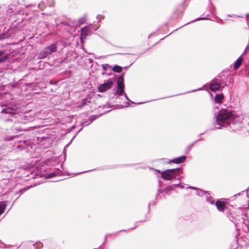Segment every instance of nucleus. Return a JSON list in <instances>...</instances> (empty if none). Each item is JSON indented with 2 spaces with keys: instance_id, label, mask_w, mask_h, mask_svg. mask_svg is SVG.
Returning <instances> with one entry per match:
<instances>
[{
  "instance_id": "obj_1",
  "label": "nucleus",
  "mask_w": 249,
  "mask_h": 249,
  "mask_svg": "<svg viewBox=\"0 0 249 249\" xmlns=\"http://www.w3.org/2000/svg\"><path fill=\"white\" fill-rule=\"evenodd\" d=\"M0 93V98H2V101L0 102V107L1 108L0 113L5 118V122L13 124L4 135L3 141H15L22 136L26 130L22 127L21 123L31 121L33 117L28 115L29 112L23 109L21 105L9 91Z\"/></svg>"
},
{
  "instance_id": "obj_2",
  "label": "nucleus",
  "mask_w": 249,
  "mask_h": 249,
  "mask_svg": "<svg viewBox=\"0 0 249 249\" xmlns=\"http://www.w3.org/2000/svg\"><path fill=\"white\" fill-rule=\"evenodd\" d=\"M215 123L214 124L219 126L216 129L222 127H229V129L235 131L240 126L239 116L235 112L231 109L221 108L217 114H215Z\"/></svg>"
},
{
  "instance_id": "obj_3",
  "label": "nucleus",
  "mask_w": 249,
  "mask_h": 249,
  "mask_svg": "<svg viewBox=\"0 0 249 249\" xmlns=\"http://www.w3.org/2000/svg\"><path fill=\"white\" fill-rule=\"evenodd\" d=\"M18 5L10 4L8 6L2 4L0 5V25L4 24L6 20H9L10 17L14 15H20L22 8L19 7V3Z\"/></svg>"
},
{
  "instance_id": "obj_4",
  "label": "nucleus",
  "mask_w": 249,
  "mask_h": 249,
  "mask_svg": "<svg viewBox=\"0 0 249 249\" xmlns=\"http://www.w3.org/2000/svg\"><path fill=\"white\" fill-rule=\"evenodd\" d=\"M183 170L181 167L176 168L168 169L162 170V174L160 175H157L158 178H162L165 181H170L173 180L176 178L179 173H182Z\"/></svg>"
},
{
  "instance_id": "obj_5",
  "label": "nucleus",
  "mask_w": 249,
  "mask_h": 249,
  "mask_svg": "<svg viewBox=\"0 0 249 249\" xmlns=\"http://www.w3.org/2000/svg\"><path fill=\"white\" fill-rule=\"evenodd\" d=\"M57 50V44L55 43H52L50 45L42 49L37 54L38 59H44L48 58L49 56L55 52Z\"/></svg>"
},
{
  "instance_id": "obj_6",
  "label": "nucleus",
  "mask_w": 249,
  "mask_h": 249,
  "mask_svg": "<svg viewBox=\"0 0 249 249\" xmlns=\"http://www.w3.org/2000/svg\"><path fill=\"white\" fill-rule=\"evenodd\" d=\"M125 74V72H122L119 76H118V80L117 81V89H114L113 95V96L111 97V98H113L115 96H122L124 95V88H125V85H124V76Z\"/></svg>"
},
{
  "instance_id": "obj_7",
  "label": "nucleus",
  "mask_w": 249,
  "mask_h": 249,
  "mask_svg": "<svg viewBox=\"0 0 249 249\" xmlns=\"http://www.w3.org/2000/svg\"><path fill=\"white\" fill-rule=\"evenodd\" d=\"M34 144L30 141H20L19 143L17 146L18 151H24L27 153H32L34 150Z\"/></svg>"
},
{
  "instance_id": "obj_8",
  "label": "nucleus",
  "mask_w": 249,
  "mask_h": 249,
  "mask_svg": "<svg viewBox=\"0 0 249 249\" xmlns=\"http://www.w3.org/2000/svg\"><path fill=\"white\" fill-rule=\"evenodd\" d=\"M227 73V72L222 71L217 77L214 78V80L218 83L220 86L223 87V89L225 86H228L231 83V78L230 77L228 78V75H225L224 73Z\"/></svg>"
},
{
  "instance_id": "obj_9",
  "label": "nucleus",
  "mask_w": 249,
  "mask_h": 249,
  "mask_svg": "<svg viewBox=\"0 0 249 249\" xmlns=\"http://www.w3.org/2000/svg\"><path fill=\"white\" fill-rule=\"evenodd\" d=\"M92 25H86L81 29L80 39L81 43H83V39H86L88 36L92 34Z\"/></svg>"
},
{
  "instance_id": "obj_10",
  "label": "nucleus",
  "mask_w": 249,
  "mask_h": 249,
  "mask_svg": "<svg viewBox=\"0 0 249 249\" xmlns=\"http://www.w3.org/2000/svg\"><path fill=\"white\" fill-rule=\"evenodd\" d=\"M115 80L112 78H110L100 85L98 88V91L99 92H104L107 90L111 89L114 84Z\"/></svg>"
},
{
  "instance_id": "obj_11",
  "label": "nucleus",
  "mask_w": 249,
  "mask_h": 249,
  "mask_svg": "<svg viewBox=\"0 0 249 249\" xmlns=\"http://www.w3.org/2000/svg\"><path fill=\"white\" fill-rule=\"evenodd\" d=\"M187 0H184L182 3L174 12V15L176 18H179L185 11L187 5H185Z\"/></svg>"
},
{
  "instance_id": "obj_12",
  "label": "nucleus",
  "mask_w": 249,
  "mask_h": 249,
  "mask_svg": "<svg viewBox=\"0 0 249 249\" xmlns=\"http://www.w3.org/2000/svg\"><path fill=\"white\" fill-rule=\"evenodd\" d=\"M64 173L59 168H55L54 171L47 174L45 177V179L52 178L56 176H60L64 175Z\"/></svg>"
},
{
  "instance_id": "obj_13",
  "label": "nucleus",
  "mask_w": 249,
  "mask_h": 249,
  "mask_svg": "<svg viewBox=\"0 0 249 249\" xmlns=\"http://www.w3.org/2000/svg\"><path fill=\"white\" fill-rule=\"evenodd\" d=\"M210 89L213 92H214L216 91L221 92L223 90V87L214 80V78L211 82Z\"/></svg>"
},
{
  "instance_id": "obj_14",
  "label": "nucleus",
  "mask_w": 249,
  "mask_h": 249,
  "mask_svg": "<svg viewBox=\"0 0 249 249\" xmlns=\"http://www.w3.org/2000/svg\"><path fill=\"white\" fill-rule=\"evenodd\" d=\"M186 159L187 157L185 155H182L170 160L167 163L168 164H171L172 163L175 164H180L185 162Z\"/></svg>"
},
{
  "instance_id": "obj_15",
  "label": "nucleus",
  "mask_w": 249,
  "mask_h": 249,
  "mask_svg": "<svg viewBox=\"0 0 249 249\" xmlns=\"http://www.w3.org/2000/svg\"><path fill=\"white\" fill-rule=\"evenodd\" d=\"M112 110L111 109H109L108 110H107V111H104L103 113L100 114L99 115H91L89 117V118L88 119V120H87V121L89 122V123H88L87 124H85V125H89L91 123H92L94 121H95V120H96L97 119H98V118H99L100 117L102 116V115H103L104 114H106V113H107L108 112H109L110 111H111Z\"/></svg>"
},
{
  "instance_id": "obj_16",
  "label": "nucleus",
  "mask_w": 249,
  "mask_h": 249,
  "mask_svg": "<svg viewBox=\"0 0 249 249\" xmlns=\"http://www.w3.org/2000/svg\"><path fill=\"white\" fill-rule=\"evenodd\" d=\"M9 53L6 51L0 50V64L5 62L9 58Z\"/></svg>"
},
{
  "instance_id": "obj_17",
  "label": "nucleus",
  "mask_w": 249,
  "mask_h": 249,
  "mask_svg": "<svg viewBox=\"0 0 249 249\" xmlns=\"http://www.w3.org/2000/svg\"><path fill=\"white\" fill-rule=\"evenodd\" d=\"M15 33L13 32V31H9L6 33H4L0 34V41L8 39L9 38L14 37L15 36Z\"/></svg>"
},
{
  "instance_id": "obj_18",
  "label": "nucleus",
  "mask_w": 249,
  "mask_h": 249,
  "mask_svg": "<svg viewBox=\"0 0 249 249\" xmlns=\"http://www.w3.org/2000/svg\"><path fill=\"white\" fill-rule=\"evenodd\" d=\"M215 204L218 211L220 212H224L225 211L226 206L222 201L217 199Z\"/></svg>"
},
{
  "instance_id": "obj_19",
  "label": "nucleus",
  "mask_w": 249,
  "mask_h": 249,
  "mask_svg": "<svg viewBox=\"0 0 249 249\" xmlns=\"http://www.w3.org/2000/svg\"><path fill=\"white\" fill-rule=\"evenodd\" d=\"M172 191V186L168 185L163 189L158 188V193H163V192H165L166 194L169 195Z\"/></svg>"
},
{
  "instance_id": "obj_20",
  "label": "nucleus",
  "mask_w": 249,
  "mask_h": 249,
  "mask_svg": "<svg viewBox=\"0 0 249 249\" xmlns=\"http://www.w3.org/2000/svg\"><path fill=\"white\" fill-rule=\"evenodd\" d=\"M243 58L242 57V55H240L236 60L234 62L233 64V69L235 70H237L240 66L241 64Z\"/></svg>"
},
{
  "instance_id": "obj_21",
  "label": "nucleus",
  "mask_w": 249,
  "mask_h": 249,
  "mask_svg": "<svg viewBox=\"0 0 249 249\" xmlns=\"http://www.w3.org/2000/svg\"><path fill=\"white\" fill-rule=\"evenodd\" d=\"M123 69V67L118 65H115L113 66H112L111 69H110V71H112L115 72L119 73L121 74L122 73V71Z\"/></svg>"
},
{
  "instance_id": "obj_22",
  "label": "nucleus",
  "mask_w": 249,
  "mask_h": 249,
  "mask_svg": "<svg viewBox=\"0 0 249 249\" xmlns=\"http://www.w3.org/2000/svg\"><path fill=\"white\" fill-rule=\"evenodd\" d=\"M126 231V230H122L119 231H118L112 233H109V234H107L106 235L105 237L104 241L103 243V244L100 246H99L98 248H97V249H104V248H105V242L106 241L107 236V235H115L116 234H117L118 233L121 232L122 231Z\"/></svg>"
},
{
  "instance_id": "obj_23",
  "label": "nucleus",
  "mask_w": 249,
  "mask_h": 249,
  "mask_svg": "<svg viewBox=\"0 0 249 249\" xmlns=\"http://www.w3.org/2000/svg\"><path fill=\"white\" fill-rule=\"evenodd\" d=\"M224 98V95L222 93H216L214 97V101L218 104L221 103L222 100Z\"/></svg>"
},
{
  "instance_id": "obj_24",
  "label": "nucleus",
  "mask_w": 249,
  "mask_h": 249,
  "mask_svg": "<svg viewBox=\"0 0 249 249\" xmlns=\"http://www.w3.org/2000/svg\"><path fill=\"white\" fill-rule=\"evenodd\" d=\"M25 24L23 23V18H22L21 21L18 22L15 25H14V27L15 29L19 31L23 28Z\"/></svg>"
},
{
  "instance_id": "obj_25",
  "label": "nucleus",
  "mask_w": 249,
  "mask_h": 249,
  "mask_svg": "<svg viewBox=\"0 0 249 249\" xmlns=\"http://www.w3.org/2000/svg\"><path fill=\"white\" fill-rule=\"evenodd\" d=\"M206 200L207 202L210 203L211 204H214V201L213 200H212V197L210 195V193L209 191H206Z\"/></svg>"
},
{
  "instance_id": "obj_26",
  "label": "nucleus",
  "mask_w": 249,
  "mask_h": 249,
  "mask_svg": "<svg viewBox=\"0 0 249 249\" xmlns=\"http://www.w3.org/2000/svg\"><path fill=\"white\" fill-rule=\"evenodd\" d=\"M203 140V138H200V139H198L197 140L195 141V142H194L193 143H192L191 144H190V145H189L186 149V152H185V154H187L188 153V152L191 150V149H192V148L193 147V146L194 145V144L197 142L198 141H201Z\"/></svg>"
},
{
  "instance_id": "obj_27",
  "label": "nucleus",
  "mask_w": 249,
  "mask_h": 249,
  "mask_svg": "<svg viewBox=\"0 0 249 249\" xmlns=\"http://www.w3.org/2000/svg\"><path fill=\"white\" fill-rule=\"evenodd\" d=\"M210 7L209 9L210 12L214 16L216 15V8L212 3V2H210Z\"/></svg>"
},
{
  "instance_id": "obj_28",
  "label": "nucleus",
  "mask_w": 249,
  "mask_h": 249,
  "mask_svg": "<svg viewBox=\"0 0 249 249\" xmlns=\"http://www.w3.org/2000/svg\"><path fill=\"white\" fill-rule=\"evenodd\" d=\"M209 16H210V15L208 14L205 17H200L197 18H196L194 20H193L192 21H191V22H189L188 23V24L192 23V22H196V21H199V20H209V18L208 17H209ZM187 24H188V23Z\"/></svg>"
},
{
  "instance_id": "obj_29",
  "label": "nucleus",
  "mask_w": 249,
  "mask_h": 249,
  "mask_svg": "<svg viewBox=\"0 0 249 249\" xmlns=\"http://www.w3.org/2000/svg\"><path fill=\"white\" fill-rule=\"evenodd\" d=\"M33 246L35 249H41L43 247V244L40 241L36 242L35 244H33Z\"/></svg>"
},
{
  "instance_id": "obj_30",
  "label": "nucleus",
  "mask_w": 249,
  "mask_h": 249,
  "mask_svg": "<svg viewBox=\"0 0 249 249\" xmlns=\"http://www.w3.org/2000/svg\"><path fill=\"white\" fill-rule=\"evenodd\" d=\"M86 21V18L85 17H83L80 18L78 19V23L76 25L77 26H80V25L84 24Z\"/></svg>"
},
{
  "instance_id": "obj_31",
  "label": "nucleus",
  "mask_w": 249,
  "mask_h": 249,
  "mask_svg": "<svg viewBox=\"0 0 249 249\" xmlns=\"http://www.w3.org/2000/svg\"><path fill=\"white\" fill-rule=\"evenodd\" d=\"M206 193V191L198 188L196 190V194L198 196H203Z\"/></svg>"
},
{
  "instance_id": "obj_32",
  "label": "nucleus",
  "mask_w": 249,
  "mask_h": 249,
  "mask_svg": "<svg viewBox=\"0 0 249 249\" xmlns=\"http://www.w3.org/2000/svg\"><path fill=\"white\" fill-rule=\"evenodd\" d=\"M107 106V107H110V108H111V107H113L115 106H118V105H111V104L109 103V102H107L106 103V105H104L103 106H99L98 108H105V107H106Z\"/></svg>"
},
{
  "instance_id": "obj_33",
  "label": "nucleus",
  "mask_w": 249,
  "mask_h": 249,
  "mask_svg": "<svg viewBox=\"0 0 249 249\" xmlns=\"http://www.w3.org/2000/svg\"><path fill=\"white\" fill-rule=\"evenodd\" d=\"M101 66L104 71H107L108 69H111L112 67V66L108 64H103L101 65Z\"/></svg>"
},
{
  "instance_id": "obj_34",
  "label": "nucleus",
  "mask_w": 249,
  "mask_h": 249,
  "mask_svg": "<svg viewBox=\"0 0 249 249\" xmlns=\"http://www.w3.org/2000/svg\"><path fill=\"white\" fill-rule=\"evenodd\" d=\"M44 174L43 173H42L41 171H38L37 173H36L34 175V177L33 178H36L37 177H38V178H42L44 177Z\"/></svg>"
},
{
  "instance_id": "obj_35",
  "label": "nucleus",
  "mask_w": 249,
  "mask_h": 249,
  "mask_svg": "<svg viewBox=\"0 0 249 249\" xmlns=\"http://www.w3.org/2000/svg\"><path fill=\"white\" fill-rule=\"evenodd\" d=\"M37 7L41 10H43L46 7L45 4L44 2L42 1L37 4Z\"/></svg>"
},
{
  "instance_id": "obj_36",
  "label": "nucleus",
  "mask_w": 249,
  "mask_h": 249,
  "mask_svg": "<svg viewBox=\"0 0 249 249\" xmlns=\"http://www.w3.org/2000/svg\"><path fill=\"white\" fill-rule=\"evenodd\" d=\"M26 190V188H22V189H20V190H19L18 191H17L16 193V195H21L22 194H23L24 192Z\"/></svg>"
},
{
  "instance_id": "obj_37",
  "label": "nucleus",
  "mask_w": 249,
  "mask_h": 249,
  "mask_svg": "<svg viewBox=\"0 0 249 249\" xmlns=\"http://www.w3.org/2000/svg\"><path fill=\"white\" fill-rule=\"evenodd\" d=\"M156 203H157V202H156V201H155V200L149 203L148 206V212H147V213H150V205L152 204L153 205H156Z\"/></svg>"
},
{
  "instance_id": "obj_38",
  "label": "nucleus",
  "mask_w": 249,
  "mask_h": 249,
  "mask_svg": "<svg viewBox=\"0 0 249 249\" xmlns=\"http://www.w3.org/2000/svg\"><path fill=\"white\" fill-rule=\"evenodd\" d=\"M245 191H246L245 190H244V191H242V192H240L239 193H237V194L234 195L233 196H232L231 197V198L232 200L234 199L237 196H238L241 195L242 194H244L245 193Z\"/></svg>"
},
{
  "instance_id": "obj_39",
  "label": "nucleus",
  "mask_w": 249,
  "mask_h": 249,
  "mask_svg": "<svg viewBox=\"0 0 249 249\" xmlns=\"http://www.w3.org/2000/svg\"><path fill=\"white\" fill-rule=\"evenodd\" d=\"M181 184V182L180 181H179L178 182V183H176V184H172L171 185H169L170 186H172V191L174 190V188L175 187H179V185L180 184Z\"/></svg>"
},
{
  "instance_id": "obj_40",
  "label": "nucleus",
  "mask_w": 249,
  "mask_h": 249,
  "mask_svg": "<svg viewBox=\"0 0 249 249\" xmlns=\"http://www.w3.org/2000/svg\"><path fill=\"white\" fill-rule=\"evenodd\" d=\"M146 221V218L144 219V220H142L141 221H137L136 223H135V225L134 227H132V228H131L130 229H129L128 230H133V229H135L136 228V227H137V223H138L139 222H145Z\"/></svg>"
},
{
  "instance_id": "obj_41",
  "label": "nucleus",
  "mask_w": 249,
  "mask_h": 249,
  "mask_svg": "<svg viewBox=\"0 0 249 249\" xmlns=\"http://www.w3.org/2000/svg\"><path fill=\"white\" fill-rule=\"evenodd\" d=\"M98 169H92V170H88V171H83V172H79V173H74L75 175H79V174H83V173H87V172H91V171H95V170H97Z\"/></svg>"
},
{
  "instance_id": "obj_42",
  "label": "nucleus",
  "mask_w": 249,
  "mask_h": 249,
  "mask_svg": "<svg viewBox=\"0 0 249 249\" xmlns=\"http://www.w3.org/2000/svg\"><path fill=\"white\" fill-rule=\"evenodd\" d=\"M105 18V16L102 15H98L96 17V18L98 19L99 22H101L102 19Z\"/></svg>"
},
{
  "instance_id": "obj_43",
  "label": "nucleus",
  "mask_w": 249,
  "mask_h": 249,
  "mask_svg": "<svg viewBox=\"0 0 249 249\" xmlns=\"http://www.w3.org/2000/svg\"><path fill=\"white\" fill-rule=\"evenodd\" d=\"M107 75H108V76H111V75H113V77L115 78H116L118 79V76H119L120 75H116L115 74V73H112V72H110L109 73H107Z\"/></svg>"
},
{
  "instance_id": "obj_44",
  "label": "nucleus",
  "mask_w": 249,
  "mask_h": 249,
  "mask_svg": "<svg viewBox=\"0 0 249 249\" xmlns=\"http://www.w3.org/2000/svg\"><path fill=\"white\" fill-rule=\"evenodd\" d=\"M138 57L135 58V60H133V62H132L128 66H125L124 67H123V69H125V70H127L136 60L137 59H138Z\"/></svg>"
},
{
  "instance_id": "obj_45",
  "label": "nucleus",
  "mask_w": 249,
  "mask_h": 249,
  "mask_svg": "<svg viewBox=\"0 0 249 249\" xmlns=\"http://www.w3.org/2000/svg\"><path fill=\"white\" fill-rule=\"evenodd\" d=\"M125 98V99L128 101L129 102H130L131 104H135V103L133 101H132L131 100H130L129 99V98H128V97L127 96V95H126V94L125 93H124L123 95Z\"/></svg>"
},
{
  "instance_id": "obj_46",
  "label": "nucleus",
  "mask_w": 249,
  "mask_h": 249,
  "mask_svg": "<svg viewBox=\"0 0 249 249\" xmlns=\"http://www.w3.org/2000/svg\"><path fill=\"white\" fill-rule=\"evenodd\" d=\"M182 173H179V175L177 176V177L176 178H175L174 179H176V180H178L179 181H180L181 179L182 178V176H181V174H182Z\"/></svg>"
},
{
  "instance_id": "obj_47",
  "label": "nucleus",
  "mask_w": 249,
  "mask_h": 249,
  "mask_svg": "<svg viewBox=\"0 0 249 249\" xmlns=\"http://www.w3.org/2000/svg\"><path fill=\"white\" fill-rule=\"evenodd\" d=\"M83 127H82L79 130H78V131L76 133L75 135L72 137V138L71 139V140L70 142H71V141L75 138V137L77 135V134L81 131H82V130L83 129Z\"/></svg>"
},
{
  "instance_id": "obj_48",
  "label": "nucleus",
  "mask_w": 249,
  "mask_h": 249,
  "mask_svg": "<svg viewBox=\"0 0 249 249\" xmlns=\"http://www.w3.org/2000/svg\"><path fill=\"white\" fill-rule=\"evenodd\" d=\"M246 21L247 25L249 26V13H247L246 15Z\"/></svg>"
},
{
  "instance_id": "obj_49",
  "label": "nucleus",
  "mask_w": 249,
  "mask_h": 249,
  "mask_svg": "<svg viewBox=\"0 0 249 249\" xmlns=\"http://www.w3.org/2000/svg\"><path fill=\"white\" fill-rule=\"evenodd\" d=\"M49 84L50 85H57V82H55V81H54L53 80H50L49 81Z\"/></svg>"
},
{
  "instance_id": "obj_50",
  "label": "nucleus",
  "mask_w": 249,
  "mask_h": 249,
  "mask_svg": "<svg viewBox=\"0 0 249 249\" xmlns=\"http://www.w3.org/2000/svg\"><path fill=\"white\" fill-rule=\"evenodd\" d=\"M187 188L188 189H193V190H197L198 188L196 187H194V186H187Z\"/></svg>"
},
{
  "instance_id": "obj_51",
  "label": "nucleus",
  "mask_w": 249,
  "mask_h": 249,
  "mask_svg": "<svg viewBox=\"0 0 249 249\" xmlns=\"http://www.w3.org/2000/svg\"><path fill=\"white\" fill-rule=\"evenodd\" d=\"M139 164V163H136V164H125L124 167H131V166H134L135 165H137Z\"/></svg>"
},
{
  "instance_id": "obj_52",
  "label": "nucleus",
  "mask_w": 249,
  "mask_h": 249,
  "mask_svg": "<svg viewBox=\"0 0 249 249\" xmlns=\"http://www.w3.org/2000/svg\"><path fill=\"white\" fill-rule=\"evenodd\" d=\"M76 126L75 125H72L68 131V133L71 132L73 129H75Z\"/></svg>"
},
{
  "instance_id": "obj_53",
  "label": "nucleus",
  "mask_w": 249,
  "mask_h": 249,
  "mask_svg": "<svg viewBox=\"0 0 249 249\" xmlns=\"http://www.w3.org/2000/svg\"><path fill=\"white\" fill-rule=\"evenodd\" d=\"M158 183H159V184H158L159 188L160 189V187H162V182L160 179L158 180Z\"/></svg>"
},
{
  "instance_id": "obj_54",
  "label": "nucleus",
  "mask_w": 249,
  "mask_h": 249,
  "mask_svg": "<svg viewBox=\"0 0 249 249\" xmlns=\"http://www.w3.org/2000/svg\"><path fill=\"white\" fill-rule=\"evenodd\" d=\"M87 122H88V121H87V120L85 121V122L80 123V125H81L83 127L84 126H86L85 124H87Z\"/></svg>"
},
{
  "instance_id": "obj_55",
  "label": "nucleus",
  "mask_w": 249,
  "mask_h": 249,
  "mask_svg": "<svg viewBox=\"0 0 249 249\" xmlns=\"http://www.w3.org/2000/svg\"><path fill=\"white\" fill-rule=\"evenodd\" d=\"M202 89V88H198L197 89H194V90H192L191 91H188L186 93H189V92H194V91H197V90H201Z\"/></svg>"
},
{
  "instance_id": "obj_56",
  "label": "nucleus",
  "mask_w": 249,
  "mask_h": 249,
  "mask_svg": "<svg viewBox=\"0 0 249 249\" xmlns=\"http://www.w3.org/2000/svg\"><path fill=\"white\" fill-rule=\"evenodd\" d=\"M155 171L156 172H157V173H160L161 174H162V170H159V169H155Z\"/></svg>"
},
{
  "instance_id": "obj_57",
  "label": "nucleus",
  "mask_w": 249,
  "mask_h": 249,
  "mask_svg": "<svg viewBox=\"0 0 249 249\" xmlns=\"http://www.w3.org/2000/svg\"><path fill=\"white\" fill-rule=\"evenodd\" d=\"M207 130H206L204 132H203V133H200L199 135H198V137L199 138L198 139H200V138H202L201 137H200V136L202 135H204L206 132H207Z\"/></svg>"
},
{
  "instance_id": "obj_58",
  "label": "nucleus",
  "mask_w": 249,
  "mask_h": 249,
  "mask_svg": "<svg viewBox=\"0 0 249 249\" xmlns=\"http://www.w3.org/2000/svg\"><path fill=\"white\" fill-rule=\"evenodd\" d=\"M65 61H66V59H63L59 61V63H60V64H63L64 62H65Z\"/></svg>"
},
{
  "instance_id": "obj_59",
  "label": "nucleus",
  "mask_w": 249,
  "mask_h": 249,
  "mask_svg": "<svg viewBox=\"0 0 249 249\" xmlns=\"http://www.w3.org/2000/svg\"><path fill=\"white\" fill-rule=\"evenodd\" d=\"M33 85V83H29L27 84V86L29 87H31L32 86V85Z\"/></svg>"
},
{
  "instance_id": "obj_60",
  "label": "nucleus",
  "mask_w": 249,
  "mask_h": 249,
  "mask_svg": "<svg viewBox=\"0 0 249 249\" xmlns=\"http://www.w3.org/2000/svg\"><path fill=\"white\" fill-rule=\"evenodd\" d=\"M82 106H85L86 105V102L85 100H82Z\"/></svg>"
},
{
  "instance_id": "obj_61",
  "label": "nucleus",
  "mask_w": 249,
  "mask_h": 249,
  "mask_svg": "<svg viewBox=\"0 0 249 249\" xmlns=\"http://www.w3.org/2000/svg\"><path fill=\"white\" fill-rule=\"evenodd\" d=\"M185 187H184V184H182V185L181 184H180L179 185V188H181V189H183Z\"/></svg>"
},
{
  "instance_id": "obj_62",
  "label": "nucleus",
  "mask_w": 249,
  "mask_h": 249,
  "mask_svg": "<svg viewBox=\"0 0 249 249\" xmlns=\"http://www.w3.org/2000/svg\"><path fill=\"white\" fill-rule=\"evenodd\" d=\"M247 53V51H246V50H244V51L243 52V53H242V56H244Z\"/></svg>"
},
{
  "instance_id": "obj_63",
  "label": "nucleus",
  "mask_w": 249,
  "mask_h": 249,
  "mask_svg": "<svg viewBox=\"0 0 249 249\" xmlns=\"http://www.w3.org/2000/svg\"><path fill=\"white\" fill-rule=\"evenodd\" d=\"M242 220L243 222L244 223L245 225L247 227H248V224H246V223H245V219L244 218H242Z\"/></svg>"
},
{
  "instance_id": "obj_64",
  "label": "nucleus",
  "mask_w": 249,
  "mask_h": 249,
  "mask_svg": "<svg viewBox=\"0 0 249 249\" xmlns=\"http://www.w3.org/2000/svg\"><path fill=\"white\" fill-rule=\"evenodd\" d=\"M249 49V44L246 46L245 50H246V51H247Z\"/></svg>"
}]
</instances>
